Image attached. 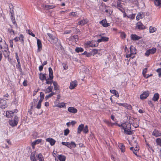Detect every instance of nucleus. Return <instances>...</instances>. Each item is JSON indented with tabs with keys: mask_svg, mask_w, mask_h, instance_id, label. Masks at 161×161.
<instances>
[{
	"mask_svg": "<svg viewBox=\"0 0 161 161\" xmlns=\"http://www.w3.org/2000/svg\"><path fill=\"white\" fill-rule=\"evenodd\" d=\"M117 125L121 129L124 130V132L127 135H130L132 132L130 130L131 128V123L130 122H125L123 123L121 125L116 123Z\"/></svg>",
	"mask_w": 161,
	"mask_h": 161,
	"instance_id": "f257e3e1",
	"label": "nucleus"
},
{
	"mask_svg": "<svg viewBox=\"0 0 161 161\" xmlns=\"http://www.w3.org/2000/svg\"><path fill=\"white\" fill-rule=\"evenodd\" d=\"M5 45L3 54L5 58L8 57L9 56V52L8 51V45H6L5 41H3L2 39L0 40V49H2L3 46Z\"/></svg>",
	"mask_w": 161,
	"mask_h": 161,
	"instance_id": "f03ea898",
	"label": "nucleus"
},
{
	"mask_svg": "<svg viewBox=\"0 0 161 161\" xmlns=\"http://www.w3.org/2000/svg\"><path fill=\"white\" fill-rule=\"evenodd\" d=\"M49 77L46 79V83L47 84H51L53 82V76L52 69L51 67L48 68Z\"/></svg>",
	"mask_w": 161,
	"mask_h": 161,
	"instance_id": "7ed1b4c3",
	"label": "nucleus"
},
{
	"mask_svg": "<svg viewBox=\"0 0 161 161\" xmlns=\"http://www.w3.org/2000/svg\"><path fill=\"white\" fill-rule=\"evenodd\" d=\"M62 144L63 145L65 146L70 148H71L72 147H75L76 146L75 142H72L71 143L63 142H62Z\"/></svg>",
	"mask_w": 161,
	"mask_h": 161,
	"instance_id": "20e7f679",
	"label": "nucleus"
},
{
	"mask_svg": "<svg viewBox=\"0 0 161 161\" xmlns=\"http://www.w3.org/2000/svg\"><path fill=\"white\" fill-rule=\"evenodd\" d=\"M19 120V118L17 116H15L13 120L9 121V124L11 126H14L17 125Z\"/></svg>",
	"mask_w": 161,
	"mask_h": 161,
	"instance_id": "39448f33",
	"label": "nucleus"
},
{
	"mask_svg": "<svg viewBox=\"0 0 161 161\" xmlns=\"http://www.w3.org/2000/svg\"><path fill=\"white\" fill-rule=\"evenodd\" d=\"M156 50V49L155 48H153L152 49L147 50L145 53V55L147 56H148L150 54H154Z\"/></svg>",
	"mask_w": 161,
	"mask_h": 161,
	"instance_id": "423d86ee",
	"label": "nucleus"
},
{
	"mask_svg": "<svg viewBox=\"0 0 161 161\" xmlns=\"http://www.w3.org/2000/svg\"><path fill=\"white\" fill-rule=\"evenodd\" d=\"M149 92L148 91H145L140 95V97L141 99H146L149 95Z\"/></svg>",
	"mask_w": 161,
	"mask_h": 161,
	"instance_id": "0eeeda50",
	"label": "nucleus"
},
{
	"mask_svg": "<svg viewBox=\"0 0 161 161\" xmlns=\"http://www.w3.org/2000/svg\"><path fill=\"white\" fill-rule=\"evenodd\" d=\"M15 42L20 40L21 43H23L24 42V36L22 34H20L19 37H16L14 39Z\"/></svg>",
	"mask_w": 161,
	"mask_h": 161,
	"instance_id": "6e6552de",
	"label": "nucleus"
},
{
	"mask_svg": "<svg viewBox=\"0 0 161 161\" xmlns=\"http://www.w3.org/2000/svg\"><path fill=\"white\" fill-rule=\"evenodd\" d=\"M47 35L49 36L50 39H51L53 43H56L58 40V39L56 38L55 36H53V35L49 33H47Z\"/></svg>",
	"mask_w": 161,
	"mask_h": 161,
	"instance_id": "1a4fd4ad",
	"label": "nucleus"
},
{
	"mask_svg": "<svg viewBox=\"0 0 161 161\" xmlns=\"http://www.w3.org/2000/svg\"><path fill=\"white\" fill-rule=\"evenodd\" d=\"M136 27L139 30H143L146 28L145 26L140 22L136 24Z\"/></svg>",
	"mask_w": 161,
	"mask_h": 161,
	"instance_id": "9d476101",
	"label": "nucleus"
},
{
	"mask_svg": "<svg viewBox=\"0 0 161 161\" xmlns=\"http://www.w3.org/2000/svg\"><path fill=\"white\" fill-rule=\"evenodd\" d=\"M42 6L44 8V9L46 10H48L49 9H52L55 8L56 6L54 5H42Z\"/></svg>",
	"mask_w": 161,
	"mask_h": 161,
	"instance_id": "9b49d317",
	"label": "nucleus"
},
{
	"mask_svg": "<svg viewBox=\"0 0 161 161\" xmlns=\"http://www.w3.org/2000/svg\"><path fill=\"white\" fill-rule=\"evenodd\" d=\"M37 44L38 47V49L37 51L40 52L42 49V44L41 41L39 39L37 40Z\"/></svg>",
	"mask_w": 161,
	"mask_h": 161,
	"instance_id": "f8f14e48",
	"label": "nucleus"
},
{
	"mask_svg": "<svg viewBox=\"0 0 161 161\" xmlns=\"http://www.w3.org/2000/svg\"><path fill=\"white\" fill-rule=\"evenodd\" d=\"M6 101L3 99L0 100V107L3 109H4L6 107Z\"/></svg>",
	"mask_w": 161,
	"mask_h": 161,
	"instance_id": "ddd939ff",
	"label": "nucleus"
},
{
	"mask_svg": "<svg viewBox=\"0 0 161 161\" xmlns=\"http://www.w3.org/2000/svg\"><path fill=\"white\" fill-rule=\"evenodd\" d=\"M77 85V81L75 80L70 82L69 88L70 89H74Z\"/></svg>",
	"mask_w": 161,
	"mask_h": 161,
	"instance_id": "4468645a",
	"label": "nucleus"
},
{
	"mask_svg": "<svg viewBox=\"0 0 161 161\" xmlns=\"http://www.w3.org/2000/svg\"><path fill=\"white\" fill-rule=\"evenodd\" d=\"M68 111L70 113L75 114L77 112V110L75 108L73 107H69L68 108Z\"/></svg>",
	"mask_w": 161,
	"mask_h": 161,
	"instance_id": "2eb2a0df",
	"label": "nucleus"
},
{
	"mask_svg": "<svg viewBox=\"0 0 161 161\" xmlns=\"http://www.w3.org/2000/svg\"><path fill=\"white\" fill-rule=\"evenodd\" d=\"M130 149L133 152V153L136 156H137V152L139 150V147L137 146H136V147L134 148L133 147H131L130 148Z\"/></svg>",
	"mask_w": 161,
	"mask_h": 161,
	"instance_id": "dca6fc26",
	"label": "nucleus"
},
{
	"mask_svg": "<svg viewBox=\"0 0 161 161\" xmlns=\"http://www.w3.org/2000/svg\"><path fill=\"white\" fill-rule=\"evenodd\" d=\"M100 23L104 27H107L110 25V24L107 22L106 19H103L100 22Z\"/></svg>",
	"mask_w": 161,
	"mask_h": 161,
	"instance_id": "f3484780",
	"label": "nucleus"
},
{
	"mask_svg": "<svg viewBox=\"0 0 161 161\" xmlns=\"http://www.w3.org/2000/svg\"><path fill=\"white\" fill-rule=\"evenodd\" d=\"M130 38L131 40L134 41L138 40L140 39L141 37L138 36L136 34H131L130 36Z\"/></svg>",
	"mask_w": 161,
	"mask_h": 161,
	"instance_id": "a211bd4d",
	"label": "nucleus"
},
{
	"mask_svg": "<svg viewBox=\"0 0 161 161\" xmlns=\"http://www.w3.org/2000/svg\"><path fill=\"white\" fill-rule=\"evenodd\" d=\"M36 154V151H34L31 153L30 158L32 161H36V159L35 157Z\"/></svg>",
	"mask_w": 161,
	"mask_h": 161,
	"instance_id": "6ab92c4d",
	"label": "nucleus"
},
{
	"mask_svg": "<svg viewBox=\"0 0 161 161\" xmlns=\"http://www.w3.org/2000/svg\"><path fill=\"white\" fill-rule=\"evenodd\" d=\"M152 135L156 137L160 136L161 133L157 130H155L153 132Z\"/></svg>",
	"mask_w": 161,
	"mask_h": 161,
	"instance_id": "aec40b11",
	"label": "nucleus"
},
{
	"mask_svg": "<svg viewBox=\"0 0 161 161\" xmlns=\"http://www.w3.org/2000/svg\"><path fill=\"white\" fill-rule=\"evenodd\" d=\"M46 141L49 142L52 146L54 145L56 142V141L54 139L52 138H47L46 139Z\"/></svg>",
	"mask_w": 161,
	"mask_h": 161,
	"instance_id": "412c9836",
	"label": "nucleus"
},
{
	"mask_svg": "<svg viewBox=\"0 0 161 161\" xmlns=\"http://www.w3.org/2000/svg\"><path fill=\"white\" fill-rule=\"evenodd\" d=\"M8 33L11 35H15V32L14 30L13 29L12 26L10 25V28H8Z\"/></svg>",
	"mask_w": 161,
	"mask_h": 161,
	"instance_id": "4be33fe9",
	"label": "nucleus"
},
{
	"mask_svg": "<svg viewBox=\"0 0 161 161\" xmlns=\"http://www.w3.org/2000/svg\"><path fill=\"white\" fill-rule=\"evenodd\" d=\"M109 38L108 37L103 36L101 39H98L97 42H107L108 41Z\"/></svg>",
	"mask_w": 161,
	"mask_h": 161,
	"instance_id": "5701e85b",
	"label": "nucleus"
},
{
	"mask_svg": "<svg viewBox=\"0 0 161 161\" xmlns=\"http://www.w3.org/2000/svg\"><path fill=\"white\" fill-rule=\"evenodd\" d=\"M42 142V139H38L32 142L31 145L33 148H34V146L37 144H38Z\"/></svg>",
	"mask_w": 161,
	"mask_h": 161,
	"instance_id": "b1692460",
	"label": "nucleus"
},
{
	"mask_svg": "<svg viewBox=\"0 0 161 161\" xmlns=\"http://www.w3.org/2000/svg\"><path fill=\"white\" fill-rule=\"evenodd\" d=\"M84 128V125L81 124L79 125L78 128L77 133L78 134H80L81 132L83 130V129Z\"/></svg>",
	"mask_w": 161,
	"mask_h": 161,
	"instance_id": "393cba45",
	"label": "nucleus"
},
{
	"mask_svg": "<svg viewBox=\"0 0 161 161\" xmlns=\"http://www.w3.org/2000/svg\"><path fill=\"white\" fill-rule=\"evenodd\" d=\"M88 22V20L87 19H84L83 20H82L81 21H79L78 22V24L79 25H83L84 24L87 23Z\"/></svg>",
	"mask_w": 161,
	"mask_h": 161,
	"instance_id": "a878e982",
	"label": "nucleus"
},
{
	"mask_svg": "<svg viewBox=\"0 0 161 161\" xmlns=\"http://www.w3.org/2000/svg\"><path fill=\"white\" fill-rule=\"evenodd\" d=\"M46 74H42L40 73L39 74V78L42 81H43L45 80L46 78Z\"/></svg>",
	"mask_w": 161,
	"mask_h": 161,
	"instance_id": "bb28decb",
	"label": "nucleus"
},
{
	"mask_svg": "<svg viewBox=\"0 0 161 161\" xmlns=\"http://www.w3.org/2000/svg\"><path fill=\"white\" fill-rule=\"evenodd\" d=\"M53 85L54 86V89L55 90L58 91V93L59 92V86L58 85V84L55 81H54L53 82Z\"/></svg>",
	"mask_w": 161,
	"mask_h": 161,
	"instance_id": "cd10ccee",
	"label": "nucleus"
},
{
	"mask_svg": "<svg viewBox=\"0 0 161 161\" xmlns=\"http://www.w3.org/2000/svg\"><path fill=\"white\" fill-rule=\"evenodd\" d=\"M159 97V95L158 93H155L153 98V100L154 101H156L158 100Z\"/></svg>",
	"mask_w": 161,
	"mask_h": 161,
	"instance_id": "c85d7f7f",
	"label": "nucleus"
},
{
	"mask_svg": "<svg viewBox=\"0 0 161 161\" xmlns=\"http://www.w3.org/2000/svg\"><path fill=\"white\" fill-rule=\"evenodd\" d=\"M130 48L131 54H134L136 53V49L133 46H131Z\"/></svg>",
	"mask_w": 161,
	"mask_h": 161,
	"instance_id": "c756f323",
	"label": "nucleus"
},
{
	"mask_svg": "<svg viewBox=\"0 0 161 161\" xmlns=\"http://www.w3.org/2000/svg\"><path fill=\"white\" fill-rule=\"evenodd\" d=\"M53 89V86H49L45 90V93H48L52 92Z\"/></svg>",
	"mask_w": 161,
	"mask_h": 161,
	"instance_id": "7c9ffc66",
	"label": "nucleus"
},
{
	"mask_svg": "<svg viewBox=\"0 0 161 161\" xmlns=\"http://www.w3.org/2000/svg\"><path fill=\"white\" fill-rule=\"evenodd\" d=\"M154 3L156 6L161 7V0H154Z\"/></svg>",
	"mask_w": 161,
	"mask_h": 161,
	"instance_id": "2f4dec72",
	"label": "nucleus"
},
{
	"mask_svg": "<svg viewBox=\"0 0 161 161\" xmlns=\"http://www.w3.org/2000/svg\"><path fill=\"white\" fill-rule=\"evenodd\" d=\"M86 44L89 46L92 47H95L96 46L94 44V42L92 41L88 42Z\"/></svg>",
	"mask_w": 161,
	"mask_h": 161,
	"instance_id": "473e14b6",
	"label": "nucleus"
},
{
	"mask_svg": "<svg viewBox=\"0 0 161 161\" xmlns=\"http://www.w3.org/2000/svg\"><path fill=\"white\" fill-rule=\"evenodd\" d=\"M58 158L60 161H65L66 157L64 155H59Z\"/></svg>",
	"mask_w": 161,
	"mask_h": 161,
	"instance_id": "72a5a7b5",
	"label": "nucleus"
},
{
	"mask_svg": "<svg viewBox=\"0 0 161 161\" xmlns=\"http://www.w3.org/2000/svg\"><path fill=\"white\" fill-rule=\"evenodd\" d=\"M119 147L122 152H124L125 151V147L123 145L120 144Z\"/></svg>",
	"mask_w": 161,
	"mask_h": 161,
	"instance_id": "f704fd0d",
	"label": "nucleus"
},
{
	"mask_svg": "<svg viewBox=\"0 0 161 161\" xmlns=\"http://www.w3.org/2000/svg\"><path fill=\"white\" fill-rule=\"evenodd\" d=\"M120 34V36L122 39H125L126 37V34L123 32H119Z\"/></svg>",
	"mask_w": 161,
	"mask_h": 161,
	"instance_id": "c9c22d12",
	"label": "nucleus"
},
{
	"mask_svg": "<svg viewBox=\"0 0 161 161\" xmlns=\"http://www.w3.org/2000/svg\"><path fill=\"white\" fill-rule=\"evenodd\" d=\"M156 31V29L155 27L152 26L149 27V32L150 33H152L155 32Z\"/></svg>",
	"mask_w": 161,
	"mask_h": 161,
	"instance_id": "e433bc0d",
	"label": "nucleus"
},
{
	"mask_svg": "<svg viewBox=\"0 0 161 161\" xmlns=\"http://www.w3.org/2000/svg\"><path fill=\"white\" fill-rule=\"evenodd\" d=\"M65 105V104L63 102L59 103L56 105V106L58 108H63L64 107Z\"/></svg>",
	"mask_w": 161,
	"mask_h": 161,
	"instance_id": "4c0bfd02",
	"label": "nucleus"
},
{
	"mask_svg": "<svg viewBox=\"0 0 161 161\" xmlns=\"http://www.w3.org/2000/svg\"><path fill=\"white\" fill-rule=\"evenodd\" d=\"M84 49L81 47H77L75 49V51L76 52L79 53L83 52Z\"/></svg>",
	"mask_w": 161,
	"mask_h": 161,
	"instance_id": "58836bf2",
	"label": "nucleus"
},
{
	"mask_svg": "<svg viewBox=\"0 0 161 161\" xmlns=\"http://www.w3.org/2000/svg\"><path fill=\"white\" fill-rule=\"evenodd\" d=\"M142 13H139L137 15L136 17V19L137 20H139L140 19L142 18Z\"/></svg>",
	"mask_w": 161,
	"mask_h": 161,
	"instance_id": "ea45409f",
	"label": "nucleus"
},
{
	"mask_svg": "<svg viewBox=\"0 0 161 161\" xmlns=\"http://www.w3.org/2000/svg\"><path fill=\"white\" fill-rule=\"evenodd\" d=\"M147 68H146L144 69L143 70L142 74L144 77L146 78H148L149 76H146V74L147 73Z\"/></svg>",
	"mask_w": 161,
	"mask_h": 161,
	"instance_id": "a19ab883",
	"label": "nucleus"
},
{
	"mask_svg": "<svg viewBox=\"0 0 161 161\" xmlns=\"http://www.w3.org/2000/svg\"><path fill=\"white\" fill-rule=\"evenodd\" d=\"M38 158L39 161H44V158L41 153L38 154Z\"/></svg>",
	"mask_w": 161,
	"mask_h": 161,
	"instance_id": "79ce46f5",
	"label": "nucleus"
},
{
	"mask_svg": "<svg viewBox=\"0 0 161 161\" xmlns=\"http://www.w3.org/2000/svg\"><path fill=\"white\" fill-rule=\"evenodd\" d=\"M104 122L106 123L109 126H112L114 125H116V123H111V122H109L107 120H104Z\"/></svg>",
	"mask_w": 161,
	"mask_h": 161,
	"instance_id": "37998d69",
	"label": "nucleus"
},
{
	"mask_svg": "<svg viewBox=\"0 0 161 161\" xmlns=\"http://www.w3.org/2000/svg\"><path fill=\"white\" fill-rule=\"evenodd\" d=\"M79 14V13L77 12H72L69 14V15H71L74 17H75L76 16H78Z\"/></svg>",
	"mask_w": 161,
	"mask_h": 161,
	"instance_id": "c03bdc74",
	"label": "nucleus"
},
{
	"mask_svg": "<svg viewBox=\"0 0 161 161\" xmlns=\"http://www.w3.org/2000/svg\"><path fill=\"white\" fill-rule=\"evenodd\" d=\"M156 142L158 145L161 147V139L160 138H158L156 140Z\"/></svg>",
	"mask_w": 161,
	"mask_h": 161,
	"instance_id": "a18cd8bd",
	"label": "nucleus"
},
{
	"mask_svg": "<svg viewBox=\"0 0 161 161\" xmlns=\"http://www.w3.org/2000/svg\"><path fill=\"white\" fill-rule=\"evenodd\" d=\"M88 126L86 125L83 129V132L85 133H87L88 132Z\"/></svg>",
	"mask_w": 161,
	"mask_h": 161,
	"instance_id": "49530a36",
	"label": "nucleus"
},
{
	"mask_svg": "<svg viewBox=\"0 0 161 161\" xmlns=\"http://www.w3.org/2000/svg\"><path fill=\"white\" fill-rule=\"evenodd\" d=\"M125 106H124V107H125L126 108H127L128 109H131L132 108V106L131 105L128 104L126 103H125Z\"/></svg>",
	"mask_w": 161,
	"mask_h": 161,
	"instance_id": "de8ad7c7",
	"label": "nucleus"
},
{
	"mask_svg": "<svg viewBox=\"0 0 161 161\" xmlns=\"http://www.w3.org/2000/svg\"><path fill=\"white\" fill-rule=\"evenodd\" d=\"M72 39L75 42H77L78 40V37L77 35H74L72 36Z\"/></svg>",
	"mask_w": 161,
	"mask_h": 161,
	"instance_id": "09e8293b",
	"label": "nucleus"
},
{
	"mask_svg": "<svg viewBox=\"0 0 161 161\" xmlns=\"http://www.w3.org/2000/svg\"><path fill=\"white\" fill-rule=\"evenodd\" d=\"M27 33H28L30 35H31L33 37H35V35L30 30H27Z\"/></svg>",
	"mask_w": 161,
	"mask_h": 161,
	"instance_id": "8fccbe9b",
	"label": "nucleus"
},
{
	"mask_svg": "<svg viewBox=\"0 0 161 161\" xmlns=\"http://www.w3.org/2000/svg\"><path fill=\"white\" fill-rule=\"evenodd\" d=\"M69 130L67 129L66 130H64V136H67L69 134Z\"/></svg>",
	"mask_w": 161,
	"mask_h": 161,
	"instance_id": "3c124183",
	"label": "nucleus"
},
{
	"mask_svg": "<svg viewBox=\"0 0 161 161\" xmlns=\"http://www.w3.org/2000/svg\"><path fill=\"white\" fill-rule=\"evenodd\" d=\"M117 8L119 9V10H120L122 11V10L120 8H122V5H121V3L119 2H117Z\"/></svg>",
	"mask_w": 161,
	"mask_h": 161,
	"instance_id": "603ef678",
	"label": "nucleus"
},
{
	"mask_svg": "<svg viewBox=\"0 0 161 161\" xmlns=\"http://www.w3.org/2000/svg\"><path fill=\"white\" fill-rule=\"evenodd\" d=\"M105 12L106 13H108L110 14H111L112 13L111 9L110 8L106 9L105 10Z\"/></svg>",
	"mask_w": 161,
	"mask_h": 161,
	"instance_id": "864d4df0",
	"label": "nucleus"
},
{
	"mask_svg": "<svg viewBox=\"0 0 161 161\" xmlns=\"http://www.w3.org/2000/svg\"><path fill=\"white\" fill-rule=\"evenodd\" d=\"M157 72L158 73L159 77H161V68H159L157 70Z\"/></svg>",
	"mask_w": 161,
	"mask_h": 161,
	"instance_id": "5fc2aeb1",
	"label": "nucleus"
},
{
	"mask_svg": "<svg viewBox=\"0 0 161 161\" xmlns=\"http://www.w3.org/2000/svg\"><path fill=\"white\" fill-rule=\"evenodd\" d=\"M10 113L9 111H7L6 112V116L8 118L12 117V115L10 114L9 113Z\"/></svg>",
	"mask_w": 161,
	"mask_h": 161,
	"instance_id": "6e6d98bb",
	"label": "nucleus"
},
{
	"mask_svg": "<svg viewBox=\"0 0 161 161\" xmlns=\"http://www.w3.org/2000/svg\"><path fill=\"white\" fill-rule=\"evenodd\" d=\"M53 96L52 95V94L51 93L50 94H49L48 95L46 96L45 97V99H46V100H47L49 98H50L52 97Z\"/></svg>",
	"mask_w": 161,
	"mask_h": 161,
	"instance_id": "4d7b16f0",
	"label": "nucleus"
},
{
	"mask_svg": "<svg viewBox=\"0 0 161 161\" xmlns=\"http://www.w3.org/2000/svg\"><path fill=\"white\" fill-rule=\"evenodd\" d=\"M18 62L17 65V66L18 69H20L21 68V65L20 64V62L19 61V60H18V61H17Z\"/></svg>",
	"mask_w": 161,
	"mask_h": 161,
	"instance_id": "13d9d810",
	"label": "nucleus"
},
{
	"mask_svg": "<svg viewBox=\"0 0 161 161\" xmlns=\"http://www.w3.org/2000/svg\"><path fill=\"white\" fill-rule=\"evenodd\" d=\"M116 91L114 90H110V92L111 93L113 94L114 95L116 93Z\"/></svg>",
	"mask_w": 161,
	"mask_h": 161,
	"instance_id": "bf43d9fd",
	"label": "nucleus"
},
{
	"mask_svg": "<svg viewBox=\"0 0 161 161\" xmlns=\"http://www.w3.org/2000/svg\"><path fill=\"white\" fill-rule=\"evenodd\" d=\"M10 43V46L11 47H13V40H10L9 41Z\"/></svg>",
	"mask_w": 161,
	"mask_h": 161,
	"instance_id": "052dcab7",
	"label": "nucleus"
},
{
	"mask_svg": "<svg viewBox=\"0 0 161 161\" xmlns=\"http://www.w3.org/2000/svg\"><path fill=\"white\" fill-rule=\"evenodd\" d=\"M40 97H41V98H42L44 99V93L43 92H40Z\"/></svg>",
	"mask_w": 161,
	"mask_h": 161,
	"instance_id": "680f3d73",
	"label": "nucleus"
},
{
	"mask_svg": "<svg viewBox=\"0 0 161 161\" xmlns=\"http://www.w3.org/2000/svg\"><path fill=\"white\" fill-rule=\"evenodd\" d=\"M9 111V112H10V113H9L10 114L12 115V116H13V114L14 113V112H17V111L16 110H15L14 111V112H13V111Z\"/></svg>",
	"mask_w": 161,
	"mask_h": 161,
	"instance_id": "e2e57ef3",
	"label": "nucleus"
},
{
	"mask_svg": "<svg viewBox=\"0 0 161 161\" xmlns=\"http://www.w3.org/2000/svg\"><path fill=\"white\" fill-rule=\"evenodd\" d=\"M41 103H38V104L36 106V108H37V109H40V108H41Z\"/></svg>",
	"mask_w": 161,
	"mask_h": 161,
	"instance_id": "0e129e2a",
	"label": "nucleus"
},
{
	"mask_svg": "<svg viewBox=\"0 0 161 161\" xmlns=\"http://www.w3.org/2000/svg\"><path fill=\"white\" fill-rule=\"evenodd\" d=\"M43 66L42 65L40 66L39 67V70L40 71H42L43 69Z\"/></svg>",
	"mask_w": 161,
	"mask_h": 161,
	"instance_id": "69168bd1",
	"label": "nucleus"
},
{
	"mask_svg": "<svg viewBox=\"0 0 161 161\" xmlns=\"http://www.w3.org/2000/svg\"><path fill=\"white\" fill-rule=\"evenodd\" d=\"M83 55H86V56L87 57L89 56V54L88 53H87L86 51H85L82 54Z\"/></svg>",
	"mask_w": 161,
	"mask_h": 161,
	"instance_id": "338daca9",
	"label": "nucleus"
},
{
	"mask_svg": "<svg viewBox=\"0 0 161 161\" xmlns=\"http://www.w3.org/2000/svg\"><path fill=\"white\" fill-rule=\"evenodd\" d=\"M92 52L93 53V54H96L97 53V52H98V50H97L96 49H94L92 50Z\"/></svg>",
	"mask_w": 161,
	"mask_h": 161,
	"instance_id": "774afa93",
	"label": "nucleus"
}]
</instances>
